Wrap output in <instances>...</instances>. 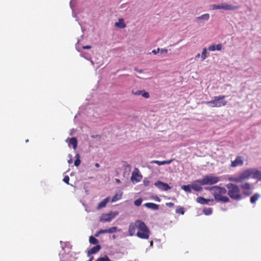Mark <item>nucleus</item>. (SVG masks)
<instances>
[{
  "mask_svg": "<svg viewBox=\"0 0 261 261\" xmlns=\"http://www.w3.org/2000/svg\"><path fill=\"white\" fill-rule=\"evenodd\" d=\"M154 186L162 191H168L171 189V187L166 183L160 180H158L154 183Z\"/></svg>",
  "mask_w": 261,
  "mask_h": 261,
  "instance_id": "9b49d317",
  "label": "nucleus"
},
{
  "mask_svg": "<svg viewBox=\"0 0 261 261\" xmlns=\"http://www.w3.org/2000/svg\"><path fill=\"white\" fill-rule=\"evenodd\" d=\"M200 57V54H198L197 55H196V58H199Z\"/></svg>",
  "mask_w": 261,
  "mask_h": 261,
  "instance_id": "3c124183",
  "label": "nucleus"
},
{
  "mask_svg": "<svg viewBox=\"0 0 261 261\" xmlns=\"http://www.w3.org/2000/svg\"><path fill=\"white\" fill-rule=\"evenodd\" d=\"M122 194L123 192L121 191H119L112 197L111 202H114L121 199L122 198Z\"/></svg>",
  "mask_w": 261,
  "mask_h": 261,
  "instance_id": "aec40b11",
  "label": "nucleus"
},
{
  "mask_svg": "<svg viewBox=\"0 0 261 261\" xmlns=\"http://www.w3.org/2000/svg\"><path fill=\"white\" fill-rule=\"evenodd\" d=\"M101 233L99 232V230H98L96 233L95 234V237H97L99 236V234H100Z\"/></svg>",
  "mask_w": 261,
  "mask_h": 261,
  "instance_id": "c03bdc74",
  "label": "nucleus"
},
{
  "mask_svg": "<svg viewBox=\"0 0 261 261\" xmlns=\"http://www.w3.org/2000/svg\"><path fill=\"white\" fill-rule=\"evenodd\" d=\"M95 167H96L97 168H98L99 167V164L98 163H96L95 164Z\"/></svg>",
  "mask_w": 261,
  "mask_h": 261,
  "instance_id": "09e8293b",
  "label": "nucleus"
},
{
  "mask_svg": "<svg viewBox=\"0 0 261 261\" xmlns=\"http://www.w3.org/2000/svg\"><path fill=\"white\" fill-rule=\"evenodd\" d=\"M250 177H251L250 169H248L242 172L239 176L229 177L228 180L230 181L239 183L246 179H249Z\"/></svg>",
  "mask_w": 261,
  "mask_h": 261,
  "instance_id": "39448f33",
  "label": "nucleus"
},
{
  "mask_svg": "<svg viewBox=\"0 0 261 261\" xmlns=\"http://www.w3.org/2000/svg\"><path fill=\"white\" fill-rule=\"evenodd\" d=\"M225 97V95L215 96L213 100L206 101V103L212 107H223L227 104V101L224 99Z\"/></svg>",
  "mask_w": 261,
  "mask_h": 261,
  "instance_id": "20e7f679",
  "label": "nucleus"
},
{
  "mask_svg": "<svg viewBox=\"0 0 261 261\" xmlns=\"http://www.w3.org/2000/svg\"><path fill=\"white\" fill-rule=\"evenodd\" d=\"M115 26L120 29H124L126 25L124 21V19L123 18H119L118 21L115 23Z\"/></svg>",
  "mask_w": 261,
  "mask_h": 261,
  "instance_id": "f3484780",
  "label": "nucleus"
},
{
  "mask_svg": "<svg viewBox=\"0 0 261 261\" xmlns=\"http://www.w3.org/2000/svg\"><path fill=\"white\" fill-rule=\"evenodd\" d=\"M181 189L184 190L185 192L188 193H191V185H183L181 186Z\"/></svg>",
  "mask_w": 261,
  "mask_h": 261,
  "instance_id": "393cba45",
  "label": "nucleus"
},
{
  "mask_svg": "<svg viewBox=\"0 0 261 261\" xmlns=\"http://www.w3.org/2000/svg\"><path fill=\"white\" fill-rule=\"evenodd\" d=\"M210 18V15L208 13H206L204 14H203L200 16H198L196 18V19L197 20H203V21H207Z\"/></svg>",
  "mask_w": 261,
  "mask_h": 261,
  "instance_id": "5701e85b",
  "label": "nucleus"
},
{
  "mask_svg": "<svg viewBox=\"0 0 261 261\" xmlns=\"http://www.w3.org/2000/svg\"><path fill=\"white\" fill-rule=\"evenodd\" d=\"M29 142V140L28 139L25 140V142Z\"/></svg>",
  "mask_w": 261,
  "mask_h": 261,
  "instance_id": "4d7b16f0",
  "label": "nucleus"
},
{
  "mask_svg": "<svg viewBox=\"0 0 261 261\" xmlns=\"http://www.w3.org/2000/svg\"><path fill=\"white\" fill-rule=\"evenodd\" d=\"M113 239H115L116 238V236L113 235Z\"/></svg>",
  "mask_w": 261,
  "mask_h": 261,
  "instance_id": "5fc2aeb1",
  "label": "nucleus"
},
{
  "mask_svg": "<svg viewBox=\"0 0 261 261\" xmlns=\"http://www.w3.org/2000/svg\"><path fill=\"white\" fill-rule=\"evenodd\" d=\"M175 212L177 214L184 215L185 213V209L183 207L178 206L175 210Z\"/></svg>",
  "mask_w": 261,
  "mask_h": 261,
  "instance_id": "bb28decb",
  "label": "nucleus"
},
{
  "mask_svg": "<svg viewBox=\"0 0 261 261\" xmlns=\"http://www.w3.org/2000/svg\"><path fill=\"white\" fill-rule=\"evenodd\" d=\"M196 201L201 204H210V202H213V199H205L203 197H198L196 198ZM212 204H210L212 205Z\"/></svg>",
  "mask_w": 261,
  "mask_h": 261,
  "instance_id": "4468645a",
  "label": "nucleus"
},
{
  "mask_svg": "<svg viewBox=\"0 0 261 261\" xmlns=\"http://www.w3.org/2000/svg\"><path fill=\"white\" fill-rule=\"evenodd\" d=\"M173 161V160H170L168 161H160L157 160H153L150 162L151 164H156L159 166H161L165 164H169Z\"/></svg>",
  "mask_w": 261,
  "mask_h": 261,
  "instance_id": "a211bd4d",
  "label": "nucleus"
},
{
  "mask_svg": "<svg viewBox=\"0 0 261 261\" xmlns=\"http://www.w3.org/2000/svg\"><path fill=\"white\" fill-rule=\"evenodd\" d=\"M135 70L139 72H142V70H139L138 69H137V68H135Z\"/></svg>",
  "mask_w": 261,
  "mask_h": 261,
  "instance_id": "49530a36",
  "label": "nucleus"
},
{
  "mask_svg": "<svg viewBox=\"0 0 261 261\" xmlns=\"http://www.w3.org/2000/svg\"><path fill=\"white\" fill-rule=\"evenodd\" d=\"M260 195L258 193H255L250 198V202L251 203H254L259 198Z\"/></svg>",
  "mask_w": 261,
  "mask_h": 261,
  "instance_id": "b1692460",
  "label": "nucleus"
},
{
  "mask_svg": "<svg viewBox=\"0 0 261 261\" xmlns=\"http://www.w3.org/2000/svg\"><path fill=\"white\" fill-rule=\"evenodd\" d=\"M91 48V46L90 45H86V46H83V48L85 49H90Z\"/></svg>",
  "mask_w": 261,
  "mask_h": 261,
  "instance_id": "37998d69",
  "label": "nucleus"
},
{
  "mask_svg": "<svg viewBox=\"0 0 261 261\" xmlns=\"http://www.w3.org/2000/svg\"><path fill=\"white\" fill-rule=\"evenodd\" d=\"M108 229V233H112L115 232L118 230V227L116 226H114L111 228H109ZM120 231V230H119Z\"/></svg>",
  "mask_w": 261,
  "mask_h": 261,
  "instance_id": "7c9ffc66",
  "label": "nucleus"
},
{
  "mask_svg": "<svg viewBox=\"0 0 261 261\" xmlns=\"http://www.w3.org/2000/svg\"><path fill=\"white\" fill-rule=\"evenodd\" d=\"M144 205L149 208L152 210H158L159 208V205L155 203L152 202H148L144 204Z\"/></svg>",
  "mask_w": 261,
  "mask_h": 261,
  "instance_id": "4be33fe9",
  "label": "nucleus"
},
{
  "mask_svg": "<svg viewBox=\"0 0 261 261\" xmlns=\"http://www.w3.org/2000/svg\"><path fill=\"white\" fill-rule=\"evenodd\" d=\"M150 244H151V245H152V244H153V242L152 241L151 242Z\"/></svg>",
  "mask_w": 261,
  "mask_h": 261,
  "instance_id": "6e6d98bb",
  "label": "nucleus"
},
{
  "mask_svg": "<svg viewBox=\"0 0 261 261\" xmlns=\"http://www.w3.org/2000/svg\"><path fill=\"white\" fill-rule=\"evenodd\" d=\"M251 177L261 180V172L254 168H250Z\"/></svg>",
  "mask_w": 261,
  "mask_h": 261,
  "instance_id": "f8f14e48",
  "label": "nucleus"
},
{
  "mask_svg": "<svg viewBox=\"0 0 261 261\" xmlns=\"http://www.w3.org/2000/svg\"><path fill=\"white\" fill-rule=\"evenodd\" d=\"M222 47V44L220 43H219L216 45V50H221Z\"/></svg>",
  "mask_w": 261,
  "mask_h": 261,
  "instance_id": "4c0bfd02",
  "label": "nucleus"
},
{
  "mask_svg": "<svg viewBox=\"0 0 261 261\" xmlns=\"http://www.w3.org/2000/svg\"><path fill=\"white\" fill-rule=\"evenodd\" d=\"M142 178V176L140 174L139 171L138 169L136 168L132 172L131 180L133 182H138L141 181Z\"/></svg>",
  "mask_w": 261,
  "mask_h": 261,
  "instance_id": "1a4fd4ad",
  "label": "nucleus"
},
{
  "mask_svg": "<svg viewBox=\"0 0 261 261\" xmlns=\"http://www.w3.org/2000/svg\"><path fill=\"white\" fill-rule=\"evenodd\" d=\"M201 186L202 185L200 184L199 182H197L196 180L191 184V188L195 191H200L202 189Z\"/></svg>",
  "mask_w": 261,
  "mask_h": 261,
  "instance_id": "2eb2a0df",
  "label": "nucleus"
},
{
  "mask_svg": "<svg viewBox=\"0 0 261 261\" xmlns=\"http://www.w3.org/2000/svg\"><path fill=\"white\" fill-rule=\"evenodd\" d=\"M244 164V158L242 156H237L234 161H231L230 166L234 168L239 166H242Z\"/></svg>",
  "mask_w": 261,
  "mask_h": 261,
  "instance_id": "9d476101",
  "label": "nucleus"
},
{
  "mask_svg": "<svg viewBox=\"0 0 261 261\" xmlns=\"http://www.w3.org/2000/svg\"><path fill=\"white\" fill-rule=\"evenodd\" d=\"M99 232L101 233V234L108 233V229H100Z\"/></svg>",
  "mask_w": 261,
  "mask_h": 261,
  "instance_id": "ea45409f",
  "label": "nucleus"
},
{
  "mask_svg": "<svg viewBox=\"0 0 261 261\" xmlns=\"http://www.w3.org/2000/svg\"><path fill=\"white\" fill-rule=\"evenodd\" d=\"M115 181L116 182H117L118 184H120L121 182V181L120 179H118V178H116L115 179Z\"/></svg>",
  "mask_w": 261,
  "mask_h": 261,
  "instance_id": "a18cd8bd",
  "label": "nucleus"
},
{
  "mask_svg": "<svg viewBox=\"0 0 261 261\" xmlns=\"http://www.w3.org/2000/svg\"><path fill=\"white\" fill-rule=\"evenodd\" d=\"M240 188L243 190V194L245 196H249L252 194V192L250 191L251 189V184L249 182H245L241 185Z\"/></svg>",
  "mask_w": 261,
  "mask_h": 261,
  "instance_id": "6e6552de",
  "label": "nucleus"
},
{
  "mask_svg": "<svg viewBox=\"0 0 261 261\" xmlns=\"http://www.w3.org/2000/svg\"><path fill=\"white\" fill-rule=\"evenodd\" d=\"M166 206L170 207H172L174 205V203L172 202H167L166 203Z\"/></svg>",
  "mask_w": 261,
  "mask_h": 261,
  "instance_id": "58836bf2",
  "label": "nucleus"
},
{
  "mask_svg": "<svg viewBox=\"0 0 261 261\" xmlns=\"http://www.w3.org/2000/svg\"><path fill=\"white\" fill-rule=\"evenodd\" d=\"M160 51L161 54H166L168 52V50L166 48H162Z\"/></svg>",
  "mask_w": 261,
  "mask_h": 261,
  "instance_id": "a19ab883",
  "label": "nucleus"
},
{
  "mask_svg": "<svg viewBox=\"0 0 261 261\" xmlns=\"http://www.w3.org/2000/svg\"><path fill=\"white\" fill-rule=\"evenodd\" d=\"M128 231L130 236L136 235L142 239H148L150 235L148 227L144 222L139 220L129 224Z\"/></svg>",
  "mask_w": 261,
  "mask_h": 261,
  "instance_id": "f257e3e1",
  "label": "nucleus"
},
{
  "mask_svg": "<svg viewBox=\"0 0 261 261\" xmlns=\"http://www.w3.org/2000/svg\"><path fill=\"white\" fill-rule=\"evenodd\" d=\"M160 50V49L159 48H157L156 49H153L152 51V53L153 54H154V55H156V54H158Z\"/></svg>",
  "mask_w": 261,
  "mask_h": 261,
  "instance_id": "79ce46f5",
  "label": "nucleus"
},
{
  "mask_svg": "<svg viewBox=\"0 0 261 261\" xmlns=\"http://www.w3.org/2000/svg\"><path fill=\"white\" fill-rule=\"evenodd\" d=\"M205 189L212 191L214 198L217 202L226 203L229 201V199L227 196L223 195L227 192L225 188L223 187L216 186L210 188H206Z\"/></svg>",
  "mask_w": 261,
  "mask_h": 261,
  "instance_id": "f03ea898",
  "label": "nucleus"
},
{
  "mask_svg": "<svg viewBox=\"0 0 261 261\" xmlns=\"http://www.w3.org/2000/svg\"><path fill=\"white\" fill-rule=\"evenodd\" d=\"M71 162H72V160H70L68 161V163H70Z\"/></svg>",
  "mask_w": 261,
  "mask_h": 261,
  "instance_id": "864d4df0",
  "label": "nucleus"
},
{
  "mask_svg": "<svg viewBox=\"0 0 261 261\" xmlns=\"http://www.w3.org/2000/svg\"><path fill=\"white\" fill-rule=\"evenodd\" d=\"M206 52H207L206 48L205 47L203 48L202 49V54H201L202 61L204 60L207 58V56H206Z\"/></svg>",
  "mask_w": 261,
  "mask_h": 261,
  "instance_id": "c756f323",
  "label": "nucleus"
},
{
  "mask_svg": "<svg viewBox=\"0 0 261 261\" xmlns=\"http://www.w3.org/2000/svg\"><path fill=\"white\" fill-rule=\"evenodd\" d=\"M149 183V181H146V182L144 181V184L145 186H148Z\"/></svg>",
  "mask_w": 261,
  "mask_h": 261,
  "instance_id": "de8ad7c7",
  "label": "nucleus"
},
{
  "mask_svg": "<svg viewBox=\"0 0 261 261\" xmlns=\"http://www.w3.org/2000/svg\"><path fill=\"white\" fill-rule=\"evenodd\" d=\"M213 210L211 207H205L203 209V212L205 215H210L212 213Z\"/></svg>",
  "mask_w": 261,
  "mask_h": 261,
  "instance_id": "a878e982",
  "label": "nucleus"
},
{
  "mask_svg": "<svg viewBox=\"0 0 261 261\" xmlns=\"http://www.w3.org/2000/svg\"><path fill=\"white\" fill-rule=\"evenodd\" d=\"M142 91V90H138L136 92H135L134 91H133L132 93L135 95H141Z\"/></svg>",
  "mask_w": 261,
  "mask_h": 261,
  "instance_id": "e433bc0d",
  "label": "nucleus"
},
{
  "mask_svg": "<svg viewBox=\"0 0 261 261\" xmlns=\"http://www.w3.org/2000/svg\"><path fill=\"white\" fill-rule=\"evenodd\" d=\"M63 181L66 184H69V177L68 175L65 176L64 178H63Z\"/></svg>",
  "mask_w": 261,
  "mask_h": 261,
  "instance_id": "c9c22d12",
  "label": "nucleus"
},
{
  "mask_svg": "<svg viewBox=\"0 0 261 261\" xmlns=\"http://www.w3.org/2000/svg\"><path fill=\"white\" fill-rule=\"evenodd\" d=\"M227 189V194L232 199L240 200L242 198L240 188L237 185L229 183L226 186Z\"/></svg>",
  "mask_w": 261,
  "mask_h": 261,
  "instance_id": "7ed1b4c3",
  "label": "nucleus"
},
{
  "mask_svg": "<svg viewBox=\"0 0 261 261\" xmlns=\"http://www.w3.org/2000/svg\"><path fill=\"white\" fill-rule=\"evenodd\" d=\"M101 249V247L99 245H97L96 246L92 247L88 251V255L90 256L92 254H95L98 252Z\"/></svg>",
  "mask_w": 261,
  "mask_h": 261,
  "instance_id": "dca6fc26",
  "label": "nucleus"
},
{
  "mask_svg": "<svg viewBox=\"0 0 261 261\" xmlns=\"http://www.w3.org/2000/svg\"><path fill=\"white\" fill-rule=\"evenodd\" d=\"M76 160L74 161V165L75 166H78L80 165L81 163V160H80V156L79 154H76L75 155Z\"/></svg>",
  "mask_w": 261,
  "mask_h": 261,
  "instance_id": "c85d7f7f",
  "label": "nucleus"
},
{
  "mask_svg": "<svg viewBox=\"0 0 261 261\" xmlns=\"http://www.w3.org/2000/svg\"><path fill=\"white\" fill-rule=\"evenodd\" d=\"M114 217L115 216L111 213L103 214L100 218V221L103 222H110L114 218Z\"/></svg>",
  "mask_w": 261,
  "mask_h": 261,
  "instance_id": "ddd939ff",
  "label": "nucleus"
},
{
  "mask_svg": "<svg viewBox=\"0 0 261 261\" xmlns=\"http://www.w3.org/2000/svg\"><path fill=\"white\" fill-rule=\"evenodd\" d=\"M69 146L72 145L73 147V148L74 149H75L77 148V141L76 138L73 137L71 138L69 142Z\"/></svg>",
  "mask_w": 261,
  "mask_h": 261,
  "instance_id": "412c9836",
  "label": "nucleus"
},
{
  "mask_svg": "<svg viewBox=\"0 0 261 261\" xmlns=\"http://www.w3.org/2000/svg\"><path fill=\"white\" fill-rule=\"evenodd\" d=\"M110 197H108L102 200L97 205V208L99 210L106 206L107 203L109 201Z\"/></svg>",
  "mask_w": 261,
  "mask_h": 261,
  "instance_id": "6ab92c4d",
  "label": "nucleus"
},
{
  "mask_svg": "<svg viewBox=\"0 0 261 261\" xmlns=\"http://www.w3.org/2000/svg\"><path fill=\"white\" fill-rule=\"evenodd\" d=\"M89 242L92 244H97L98 243V241L95 237L90 236L89 238Z\"/></svg>",
  "mask_w": 261,
  "mask_h": 261,
  "instance_id": "cd10ccee",
  "label": "nucleus"
},
{
  "mask_svg": "<svg viewBox=\"0 0 261 261\" xmlns=\"http://www.w3.org/2000/svg\"><path fill=\"white\" fill-rule=\"evenodd\" d=\"M212 10L223 9L225 10H234L239 8V6H233L225 3H221L220 5H211Z\"/></svg>",
  "mask_w": 261,
  "mask_h": 261,
  "instance_id": "0eeeda50",
  "label": "nucleus"
},
{
  "mask_svg": "<svg viewBox=\"0 0 261 261\" xmlns=\"http://www.w3.org/2000/svg\"><path fill=\"white\" fill-rule=\"evenodd\" d=\"M220 181V178L218 176L206 175L203 178L198 179L197 181L201 185H214Z\"/></svg>",
  "mask_w": 261,
  "mask_h": 261,
  "instance_id": "423d86ee",
  "label": "nucleus"
},
{
  "mask_svg": "<svg viewBox=\"0 0 261 261\" xmlns=\"http://www.w3.org/2000/svg\"><path fill=\"white\" fill-rule=\"evenodd\" d=\"M141 95L146 98H148L149 97V94L147 92H145L144 90L142 91Z\"/></svg>",
  "mask_w": 261,
  "mask_h": 261,
  "instance_id": "72a5a7b5",
  "label": "nucleus"
},
{
  "mask_svg": "<svg viewBox=\"0 0 261 261\" xmlns=\"http://www.w3.org/2000/svg\"><path fill=\"white\" fill-rule=\"evenodd\" d=\"M208 49L210 51H215V50H216V45L215 44H212V45L209 46V47L208 48Z\"/></svg>",
  "mask_w": 261,
  "mask_h": 261,
  "instance_id": "f704fd0d",
  "label": "nucleus"
},
{
  "mask_svg": "<svg viewBox=\"0 0 261 261\" xmlns=\"http://www.w3.org/2000/svg\"><path fill=\"white\" fill-rule=\"evenodd\" d=\"M142 202V198H139L136 199V200H135L134 204L137 206H139L141 204Z\"/></svg>",
  "mask_w": 261,
  "mask_h": 261,
  "instance_id": "473e14b6",
  "label": "nucleus"
},
{
  "mask_svg": "<svg viewBox=\"0 0 261 261\" xmlns=\"http://www.w3.org/2000/svg\"><path fill=\"white\" fill-rule=\"evenodd\" d=\"M93 259V256H91L90 258V259L89 260H91V261H92V260Z\"/></svg>",
  "mask_w": 261,
  "mask_h": 261,
  "instance_id": "8fccbe9b",
  "label": "nucleus"
},
{
  "mask_svg": "<svg viewBox=\"0 0 261 261\" xmlns=\"http://www.w3.org/2000/svg\"><path fill=\"white\" fill-rule=\"evenodd\" d=\"M97 261H110V258L107 255L103 257H100L97 259Z\"/></svg>",
  "mask_w": 261,
  "mask_h": 261,
  "instance_id": "2f4dec72",
  "label": "nucleus"
},
{
  "mask_svg": "<svg viewBox=\"0 0 261 261\" xmlns=\"http://www.w3.org/2000/svg\"><path fill=\"white\" fill-rule=\"evenodd\" d=\"M156 200H158V201H160V199L159 197H157Z\"/></svg>",
  "mask_w": 261,
  "mask_h": 261,
  "instance_id": "603ef678",
  "label": "nucleus"
}]
</instances>
